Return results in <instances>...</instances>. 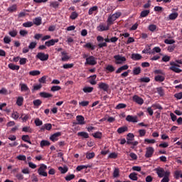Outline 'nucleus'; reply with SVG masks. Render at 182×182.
<instances>
[{"label": "nucleus", "mask_w": 182, "mask_h": 182, "mask_svg": "<svg viewBox=\"0 0 182 182\" xmlns=\"http://www.w3.org/2000/svg\"><path fill=\"white\" fill-rule=\"evenodd\" d=\"M114 59L115 65H124V63H126V60H127L126 57L122 56L120 54L115 55Z\"/></svg>", "instance_id": "obj_1"}, {"label": "nucleus", "mask_w": 182, "mask_h": 182, "mask_svg": "<svg viewBox=\"0 0 182 182\" xmlns=\"http://www.w3.org/2000/svg\"><path fill=\"white\" fill-rule=\"evenodd\" d=\"M46 170H48V166L43 164H41L38 169V173L39 176L43 177H48V172H46Z\"/></svg>", "instance_id": "obj_2"}, {"label": "nucleus", "mask_w": 182, "mask_h": 182, "mask_svg": "<svg viewBox=\"0 0 182 182\" xmlns=\"http://www.w3.org/2000/svg\"><path fill=\"white\" fill-rule=\"evenodd\" d=\"M97 64V58L93 55H90L86 58L85 65H89L90 66H95Z\"/></svg>", "instance_id": "obj_3"}, {"label": "nucleus", "mask_w": 182, "mask_h": 182, "mask_svg": "<svg viewBox=\"0 0 182 182\" xmlns=\"http://www.w3.org/2000/svg\"><path fill=\"white\" fill-rule=\"evenodd\" d=\"M155 171L158 176V177H159V178H163L164 177H166L167 171H165L164 168H161V167H158L155 168Z\"/></svg>", "instance_id": "obj_4"}, {"label": "nucleus", "mask_w": 182, "mask_h": 182, "mask_svg": "<svg viewBox=\"0 0 182 182\" xmlns=\"http://www.w3.org/2000/svg\"><path fill=\"white\" fill-rule=\"evenodd\" d=\"M170 65H171V67L169 68L170 70L175 72V73H180L182 72L181 69L178 68H180V65H178V64H176V63L174 62H171Z\"/></svg>", "instance_id": "obj_5"}, {"label": "nucleus", "mask_w": 182, "mask_h": 182, "mask_svg": "<svg viewBox=\"0 0 182 182\" xmlns=\"http://www.w3.org/2000/svg\"><path fill=\"white\" fill-rule=\"evenodd\" d=\"M109 29H110V24H109V23H107V24H105L103 23H101L97 27V30L99 32H103L105 31H109Z\"/></svg>", "instance_id": "obj_6"}, {"label": "nucleus", "mask_w": 182, "mask_h": 182, "mask_svg": "<svg viewBox=\"0 0 182 182\" xmlns=\"http://www.w3.org/2000/svg\"><path fill=\"white\" fill-rule=\"evenodd\" d=\"M153 154H154V148H153L152 146L146 147L145 157L146 159H150V157H153Z\"/></svg>", "instance_id": "obj_7"}, {"label": "nucleus", "mask_w": 182, "mask_h": 182, "mask_svg": "<svg viewBox=\"0 0 182 182\" xmlns=\"http://www.w3.org/2000/svg\"><path fill=\"white\" fill-rule=\"evenodd\" d=\"M36 58L42 62H44L45 60H48V59H49V55L45 54L44 53H37Z\"/></svg>", "instance_id": "obj_8"}, {"label": "nucleus", "mask_w": 182, "mask_h": 182, "mask_svg": "<svg viewBox=\"0 0 182 182\" xmlns=\"http://www.w3.org/2000/svg\"><path fill=\"white\" fill-rule=\"evenodd\" d=\"M109 86L106 82H99L98 83V89L100 90H103L104 92H108Z\"/></svg>", "instance_id": "obj_9"}, {"label": "nucleus", "mask_w": 182, "mask_h": 182, "mask_svg": "<svg viewBox=\"0 0 182 182\" xmlns=\"http://www.w3.org/2000/svg\"><path fill=\"white\" fill-rule=\"evenodd\" d=\"M132 100H134V102H135V103H136L137 105H139L140 106H141V105H143V103H144V100H143V98L139 97V95H134L132 97Z\"/></svg>", "instance_id": "obj_10"}, {"label": "nucleus", "mask_w": 182, "mask_h": 182, "mask_svg": "<svg viewBox=\"0 0 182 182\" xmlns=\"http://www.w3.org/2000/svg\"><path fill=\"white\" fill-rule=\"evenodd\" d=\"M60 136H62V132H56L50 136V140L51 141H58Z\"/></svg>", "instance_id": "obj_11"}, {"label": "nucleus", "mask_w": 182, "mask_h": 182, "mask_svg": "<svg viewBox=\"0 0 182 182\" xmlns=\"http://www.w3.org/2000/svg\"><path fill=\"white\" fill-rule=\"evenodd\" d=\"M59 42V39H51L48 41H46L45 45L46 46H48V48H50V46H54L55 43H58Z\"/></svg>", "instance_id": "obj_12"}, {"label": "nucleus", "mask_w": 182, "mask_h": 182, "mask_svg": "<svg viewBox=\"0 0 182 182\" xmlns=\"http://www.w3.org/2000/svg\"><path fill=\"white\" fill-rule=\"evenodd\" d=\"M127 122H130L131 123H137V117L136 116H132V115H127L126 117Z\"/></svg>", "instance_id": "obj_13"}, {"label": "nucleus", "mask_w": 182, "mask_h": 182, "mask_svg": "<svg viewBox=\"0 0 182 182\" xmlns=\"http://www.w3.org/2000/svg\"><path fill=\"white\" fill-rule=\"evenodd\" d=\"M176 18H178V13L174 12L169 14L167 19L168 21H176Z\"/></svg>", "instance_id": "obj_14"}, {"label": "nucleus", "mask_w": 182, "mask_h": 182, "mask_svg": "<svg viewBox=\"0 0 182 182\" xmlns=\"http://www.w3.org/2000/svg\"><path fill=\"white\" fill-rule=\"evenodd\" d=\"M76 120L77 122V124H85L86 122H85V117L82 115H78L76 117Z\"/></svg>", "instance_id": "obj_15"}, {"label": "nucleus", "mask_w": 182, "mask_h": 182, "mask_svg": "<svg viewBox=\"0 0 182 182\" xmlns=\"http://www.w3.org/2000/svg\"><path fill=\"white\" fill-rule=\"evenodd\" d=\"M61 55L63 56L61 58L63 62H67V60H69V59H70V57L68 55V53L66 51H62Z\"/></svg>", "instance_id": "obj_16"}, {"label": "nucleus", "mask_w": 182, "mask_h": 182, "mask_svg": "<svg viewBox=\"0 0 182 182\" xmlns=\"http://www.w3.org/2000/svg\"><path fill=\"white\" fill-rule=\"evenodd\" d=\"M114 21H116V18L112 14H110L107 20V23H109V25L112 26V25L114 23Z\"/></svg>", "instance_id": "obj_17"}, {"label": "nucleus", "mask_w": 182, "mask_h": 182, "mask_svg": "<svg viewBox=\"0 0 182 182\" xmlns=\"http://www.w3.org/2000/svg\"><path fill=\"white\" fill-rule=\"evenodd\" d=\"M104 41H105L104 43H100L98 44V47L100 48H106V46H107V43H110V39H109V37H107V38H105Z\"/></svg>", "instance_id": "obj_18"}, {"label": "nucleus", "mask_w": 182, "mask_h": 182, "mask_svg": "<svg viewBox=\"0 0 182 182\" xmlns=\"http://www.w3.org/2000/svg\"><path fill=\"white\" fill-rule=\"evenodd\" d=\"M133 140H134V134H133L132 133H129L127 137V143L128 144H132Z\"/></svg>", "instance_id": "obj_19"}, {"label": "nucleus", "mask_w": 182, "mask_h": 182, "mask_svg": "<svg viewBox=\"0 0 182 182\" xmlns=\"http://www.w3.org/2000/svg\"><path fill=\"white\" fill-rule=\"evenodd\" d=\"M19 86L21 87V92H29V87L28 85L25 83H20Z\"/></svg>", "instance_id": "obj_20"}, {"label": "nucleus", "mask_w": 182, "mask_h": 182, "mask_svg": "<svg viewBox=\"0 0 182 182\" xmlns=\"http://www.w3.org/2000/svg\"><path fill=\"white\" fill-rule=\"evenodd\" d=\"M20 119H21L22 122L23 123L28 122V120H29V119H31V115L29 114H22Z\"/></svg>", "instance_id": "obj_21"}, {"label": "nucleus", "mask_w": 182, "mask_h": 182, "mask_svg": "<svg viewBox=\"0 0 182 182\" xmlns=\"http://www.w3.org/2000/svg\"><path fill=\"white\" fill-rule=\"evenodd\" d=\"M112 176L114 178H118V177H120V170L119 168H114Z\"/></svg>", "instance_id": "obj_22"}, {"label": "nucleus", "mask_w": 182, "mask_h": 182, "mask_svg": "<svg viewBox=\"0 0 182 182\" xmlns=\"http://www.w3.org/2000/svg\"><path fill=\"white\" fill-rule=\"evenodd\" d=\"M170 174H171L170 171H166V175L165 176H164V178H162L161 182H168V181H170V178H169Z\"/></svg>", "instance_id": "obj_23"}, {"label": "nucleus", "mask_w": 182, "mask_h": 182, "mask_svg": "<svg viewBox=\"0 0 182 182\" xmlns=\"http://www.w3.org/2000/svg\"><path fill=\"white\" fill-rule=\"evenodd\" d=\"M127 69H129V65H122L116 70V73H122L123 70H127Z\"/></svg>", "instance_id": "obj_24"}, {"label": "nucleus", "mask_w": 182, "mask_h": 182, "mask_svg": "<svg viewBox=\"0 0 182 182\" xmlns=\"http://www.w3.org/2000/svg\"><path fill=\"white\" fill-rule=\"evenodd\" d=\"M40 96L41 97H43L44 99H48L49 97H53V95L50 93H48V92H40Z\"/></svg>", "instance_id": "obj_25"}, {"label": "nucleus", "mask_w": 182, "mask_h": 182, "mask_svg": "<svg viewBox=\"0 0 182 182\" xmlns=\"http://www.w3.org/2000/svg\"><path fill=\"white\" fill-rule=\"evenodd\" d=\"M83 48L90 49L91 50H95L96 46L92 44L91 43H87L85 45L83 46Z\"/></svg>", "instance_id": "obj_26"}, {"label": "nucleus", "mask_w": 182, "mask_h": 182, "mask_svg": "<svg viewBox=\"0 0 182 182\" xmlns=\"http://www.w3.org/2000/svg\"><path fill=\"white\" fill-rule=\"evenodd\" d=\"M174 177L176 178V180H178V178H182V171L181 170H177L174 172Z\"/></svg>", "instance_id": "obj_27"}, {"label": "nucleus", "mask_w": 182, "mask_h": 182, "mask_svg": "<svg viewBox=\"0 0 182 182\" xmlns=\"http://www.w3.org/2000/svg\"><path fill=\"white\" fill-rule=\"evenodd\" d=\"M141 55L139 54V53H133L131 56V58L133 60H140V59H141Z\"/></svg>", "instance_id": "obj_28"}, {"label": "nucleus", "mask_w": 182, "mask_h": 182, "mask_svg": "<svg viewBox=\"0 0 182 182\" xmlns=\"http://www.w3.org/2000/svg\"><path fill=\"white\" fill-rule=\"evenodd\" d=\"M130 180H132L133 181H137L138 177H137V173L136 172L131 173L129 176Z\"/></svg>", "instance_id": "obj_29"}, {"label": "nucleus", "mask_w": 182, "mask_h": 182, "mask_svg": "<svg viewBox=\"0 0 182 182\" xmlns=\"http://www.w3.org/2000/svg\"><path fill=\"white\" fill-rule=\"evenodd\" d=\"M21 140H23V141H25L26 143H28V144H32V142L31 141L28 135H23L21 136Z\"/></svg>", "instance_id": "obj_30"}, {"label": "nucleus", "mask_w": 182, "mask_h": 182, "mask_svg": "<svg viewBox=\"0 0 182 182\" xmlns=\"http://www.w3.org/2000/svg\"><path fill=\"white\" fill-rule=\"evenodd\" d=\"M40 146L42 148L46 147L48 146H50V142H49V141L42 140L40 143Z\"/></svg>", "instance_id": "obj_31"}, {"label": "nucleus", "mask_w": 182, "mask_h": 182, "mask_svg": "<svg viewBox=\"0 0 182 182\" xmlns=\"http://www.w3.org/2000/svg\"><path fill=\"white\" fill-rule=\"evenodd\" d=\"M41 130H52V124H45L41 129Z\"/></svg>", "instance_id": "obj_32"}, {"label": "nucleus", "mask_w": 182, "mask_h": 182, "mask_svg": "<svg viewBox=\"0 0 182 182\" xmlns=\"http://www.w3.org/2000/svg\"><path fill=\"white\" fill-rule=\"evenodd\" d=\"M127 130H129L127 127H122L118 128L117 133H119V134H122V133H124L125 132H127Z\"/></svg>", "instance_id": "obj_33"}, {"label": "nucleus", "mask_w": 182, "mask_h": 182, "mask_svg": "<svg viewBox=\"0 0 182 182\" xmlns=\"http://www.w3.org/2000/svg\"><path fill=\"white\" fill-rule=\"evenodd\" d=\"M8 66H9V69H11V70H19V65H16L15 64L10 63V64H9Z\"/></svg>", "instance_id": "obj_34"}, {"label": "nucleus", "mask_w": 182, "mask_h": 182, "mask_svg": "<svg viewBox=\"0 0 182 182\" xmlns=\"http://www.w3.org/2000/svg\"><path fill=\"white\" fill-rule=\"evenodd\" d=\"M89 167H90V166L89 165H80L77 166L76 168V171H82V170H85V168H89Z\"/></svg>", "instance_id": "obj_35"}, {"label": "nucleus", "mask_w": 182, "mask_h": 182, "mask_svg": "<svg viewBox=\"0 0 182 182\" xmlns=\"http://www.w3.org/2000/svg\"><path fill=\"white\" fill-rule=\"evenodd\" d=\"M22 132H25V133H33V129L31 127H24L22 128Z\"/></svg>", "instance_id": "obj_36"}, {"label": "nucleus", "mask_w": 182, "mask_h": 182, "mask_svg": "<svg viewBox=\"0 0 182 182\" xmlns=\"http://www.w3.org/2000/svg\"><path fill=\"white\" fill-rule=\"evenodd\" d=\"M98 7L97 6H94L91 8H90L89 11H88V15H93V12H96V11H97Z\"/></svg>", "instance_id": "obj_37"}, {"label": "nucleus", "mask_w": 182, "mask_h": 182, "mask_svg": "<svg viewBox=\"0 0 182 182\" xmlns=\"http://www.w3.org/2000/svg\"><path fill=\"white\" fill-rule=\"evenodd\" d=\"M41 89H42V84H37L33 86L31 91L33 92H36V90H41Z\"/></svg>", "instance_id": "obj_38"}, {"label": "nucleus", "mask_w": 182, "mask_h": 182, "mask_svg": "<svg viewBox=\"0 0 182 182\" xmlns=\"http://www.w3.org/2000/svg\"><path fill=\"white\" fill-rule=\"evenodd\" d=\"M164 79H166V77H164V75H156L155 77L156 82H164Z\"/></svg>", "instance_id": "obj_39"}, {"label": "nucleus", "mask_w": 182, "mask_h": 182, "mask_svg": "<svg viewBox=\"0 0 182 182\" xmlns=\"http://www.w3.org/2000/svg\"><path fill=\"white\" fill-rule=\"evenodd\" d=\"M30 76H39L41 75V71L36 70H31L29 72Z\"/></svg>", "instance_id": "obj_40"}, {"label": "nucleus", "mask_w": 182, "mask_h": 182, "mask_svg": "<svg viewBox=\"0 0 182 182\" xmlns=\"http://www.w3.org/2000/svg\"><path fill=\"white\" fill-rule=\"evenodd\" d=\"M127 107V105L126 104L119 103L116 107V110H120V109H126Z\"/></svg>", "instance_id": "obj_41"}, {"label": "nucleus", "mask_w": 182, "mask_h": 182, "mask_svg": "<svg viewBox=\"0 0 182 182\" xmlns=\"http://www.w3.org/2000/svg\"><path fill=\"white\" fill-rule=\"evenodd\" d=\"M141 73V68L140 67L134 68L133 69V75H140Z\"/></svg>", "instance_id": "obj_42"}, {"label": "nucleus", "mask_w": 182, "mask_h": 182, "mask_svg": "<svg viewBox=\"0 0 182 182\" xmlns=\"http://www.w3.org/2000/svg\"><path fill=\"white\" fill-rule=\"evenodd\" d=\"M17 106H22L23 105V97H18L16 100Z\"/></svg>", "instance_id": "obj_43"}, {"label": "nucleus", "mask_w": 182, "mask_h": 182, "mask_svg": "<svg viewBox=\"0 0 182 182\" xmlns=\"http://www.w3.org/2000/svg\"><path fill=\"white\" fill-rule=\"evenodd\" d=\"M95 156V152H87L86 153V159H87L88 160L94 159Z\"/></svg>", "instance_id": "obj_44"}, {"label": "nucleus", "mask_w": 182, "mask_h": 182, "mask_svg": "<svg viewBox=\"0 0 182 182\" xmlns=\"http://www.w3.org/2000/svg\"><path fill=\"white\" fill-rule=\"evenodd\" d=\"M77 136L84 137V139H89V134H87V132H78Z\"/></svg>", "instance_id": "obj_45"}, {"label": "nucleus", "mask_w": 182, "mask_h": 182, "mask_svg": "<svg viewBox=\"0 0 182 182\" xmlns=\"http://www.w3.org/2000/svg\"><path fill=\"white\" fill-rule=\"evenodd\" d=\"M156 143V139H145L144 144H154Z\"/></svg>", "instance_id": "obj_46"}, {"label": "nucleus", "mask_w": 182, "mask_h": 182, "mask_svg": "<svg viewBox=\"0 0 182 182\" xmlns=\"http://www.w3.org/2000/svg\"><path fill=\"white\" fill-rule=\"evenodd\" d=\"M150 14V10H144L141 12L140 16L141 18H146Z\"/></svg>", "instance_id": "obj_47"}, {"label": "nucleus", "mask_w": 182, "mask_h": 182, "mask_svg": "<svg viewBox=\"0 0 182 182\" xmlns=\"http://www.w3.org/2000/svg\"><path fill=\"white\" fill-rule=\"evenodd\" d=\"M82 90L85 93H92V92H93V87H85Z\"/></svg>", "instance_id": "obj_48"}, {"label": "nucleus", "mask_w": 182, "mask_h": 182, "mask_svg": "<svg viewBox=\"0 0 182 182\" xmlns=\"http://www.w3.org/2000/svg\"><path fill=\"white\" fill-rule=\"evenodd\" d=\"M92 136L95 139H101L102 137L103 134H102V132H97L92 134Z\"/></svg>", "instance_id": "obj_49"}, {"label": "nucleus", "mask_w": 182, "mask_h": 182, "mask_svg": "<svg viewBox=\"0 0 182 182\" xmlns=\"http://www.w3.org/2000/svg\"><path fill=\"white\" fill-rule=\"evenodd\" d=\"M106 70H107L108 72H114V70H116V68H114V66L112 65H108L106 67Z\"/></svg>", "instance_id": "obj_50"}, {"label": "nucleus", "mask_w": 182, "mask_h": 182, "mask_svg": "<svg viewBox=\"0 0 182 182\" xmlns=\"http://www.w3.org/2000/svg\"><path fill=\"white\" fill-rule=\"evenodd\" d=\"M23 26L24 28H31V26H33V23L32 21H27L23 23Z\"/></svg>", "instance_id": "obj_51"}, {"label": "nucleus", "mask_w": 182, "mask_h": 182, "mask_svg": "<svg viewBox=\"0 0 182 182\" xmlns=\"http://www.w3.org/2000/svg\"><path fill=\"white\" fill-rule=\"evenodd\" d=\"M11 117L14 120H18V119H19V113H18V112H13L11 114Z\"/></svg>", "instance_id": "obj_52"}, {"label": "nucleus", "mask_w": 182, "mask_h": 182, "mask_svg": "<svg viewBox=\"0 0 182 182\" xmlns=\"http://www.w3.org/2000/svg\"><path fill=\"white\" fill-rule=\"evenodd\" d=\"M42 23V19L41 18H36L33 21V24L37 25V26H39Z\"/></svg>", "instance_id": "obj_53"}, {"label": "nucleus", "mask_w": 182, "mask_h": 182, "mask_svg": "<svg viewBox=\"0 0 182 182\" xmlns=\"http://www.w3.org/2000/svg\"><path fill=\"white\" fill-rule=\"evenodd\" d=\"M16 9H17L16 5L14 4L13 6H11L10 7H9L7 9V11H9V12L12 13V12H15L16 11Z\"/></svg>", "instance_id": "obj_54"}, {"label": "nucleus", "mask_w": 182, "mask_h": 182, "mask_svg": "<svg viewBox=\"0 0 182 182\" xmlns=\"http://www.w3.org/2000/svg\"><path fill=\"white\" fill-rule=\"evenodd\" d=\"M148 29L151 32H154V31H156L157 29V26H156L154 24H151L149 26Z\"/></svg>", "instance_id": "obj_55"}, {"label": "nucleus", "mask_w": 182, "mask_h": 182, "mask_svg": "<svg viewBox=\"0 0 182 182\" xmlns=\"http://www.w3.org/2000/svg\"><path fill=\"white\" fill-rule=\"evenodd\" d=\"M62 87L59 85H54L51 87L50 90L51 92H58V90H60Z\"/></svg>", "instance_id": "obj_56"}, {"label": "nucleus", "mask_w": 182, "mask_h": 182, "mask_svg": "<svg viewBox=\"0 0 182 182\" xmlns=\"http://www.w3.org/2000/svg\"><path fill=\"white\" fill-rule=\"evenodd\" d=\"M50 6H51V8H58L59 7V2L58 1H52L50 3Z\"/></svg>", "instance_id": "obj_57"}, {"label": "nucleus", "mask_w": 182, "mask_h": 182, "mask_svg": "<svg viewBox=\"0 0 182 182\" xmlns=\"http://www.w3.org/2000/svg\"><path fill=\"white\" fill-rule=\"evenodd\" d=\"M151 107L155 109H159V110H163V107L160 104H153Z\"/></svg>", "instance_id": "obj_58"}, {"label": "nucleus", "mask_w": 182, "mask_h": 182, "mask_svg": "<svg viewBox=\"0 0 182 182\" xmlns=\"http://www.w3.org/2000/svg\"><path fill=\"white\" fill-rule=\"evenodd\" d=\"M34 123L36 126H42L43 124V122H42V120H40L39 118H36L34 121Z\"/></svg>", "instance_id": "obj_59"}, {"label": "nucleus", "mask_w": 182, "mask_h": 182, "mask_svg": "<svg viewBox=\"0 0 182 182\" xmlns=\"http://www.w3.org/2000/svg\"><path fill=\"white\" fill-rule=\"evenodd\" d=\"M9 35L11 36V38H15L16 35H18V31L16 30H13L9 32Z\"/></svg>", "instance_id": "obj_60"}, {"label": "nucleus", "mask_w": 182, "mask_h": 182, "mask_svg": "<svg viewBox=\"0 0 182 182\" xmlns=\"http://www.w3.org/2000/svg\"><path fill=\"white\" fill-rule=\"evenodd\" d=\"M77 16H79V14H77L76 11H74L71 14V15L70 16V19L75 20L76 19V18H77Z\"/></svg>", "instance_id": "obj_61"}, {"label": "nucleus", "mask_w": 182, "mask_h": 182, "mask_svg": "<svg viewBox=\"0 0 182 182\" xmlns=\"http://www.w3.org/2000/svg\"><path fill=\"white\" fill-rule=\"evenodd\" d=\"M73 178H75L74 174H70L65 176L66 181H70V180H73Z\"/></svg>", "instance_id": "obj_62"}, {"label": "nucleus", "mask_w": 182, "mask_h": 182, "mask_svg": "<svg viewBox=\"0 0 182 182\" xmlns=\"http://www.w3.org/2000/svg\"><path fill=\"white\" fill-rule=\"evenodd\" d=\"M92 79L90 80V85H96V75H92Z\"/></svg>", "instance_id": "obj_63"}, {"label": "nucleus", "mask_w": 182, "mask_h": 182, "mask_svg": "<svg viewBox=\"0 0 182 182\" xmlns=\"http://www.w3.org/2000/svg\"><path fill=\"white\" fill-rule=\"evenodd\" d=\"M4 43L6 44L11 43V38L9 36H5L4 38Z\"/></svg>", "instance_id": "obj_64"}]
</instances>
